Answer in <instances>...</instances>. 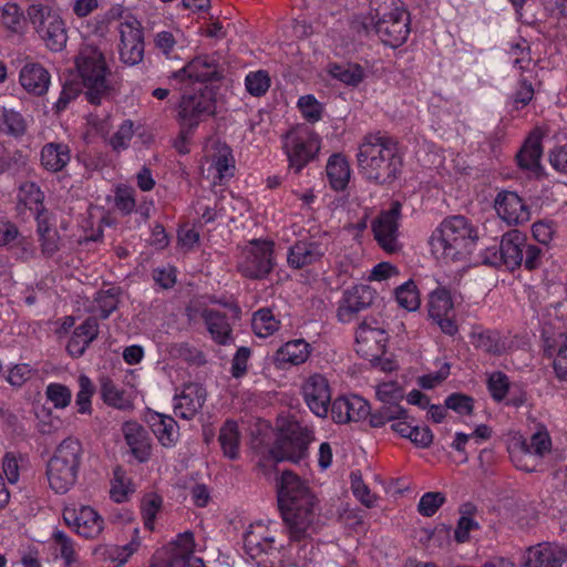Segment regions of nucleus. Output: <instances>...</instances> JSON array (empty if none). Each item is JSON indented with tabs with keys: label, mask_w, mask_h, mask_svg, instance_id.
<instances>
[{
	"label": "nucleus",
	"mask_w": 567,
	"mask_h": 567,
	"mask_svg": "<svg viewBox=\"0 0 567 567\" xmlns=\"http://www.w3.org/2000/svg\"><path fill=\"white\" fill-rule=\"evenodd\" d=\"M445 502V496L440 492L425 493L417 505L421 515L431 517Z\"/></svg>",
	"instance_id": "nucleus-62"
},
{
	"label": "nucleus",
	"mask_w": 567,
	"mask_h": 567,
	"mask_svg": "<svg viewBox=\"0 0 567 567\" xmlns=\"http://www.w3.org/2000/svg\"><path fill=\"white\" fill-rule=\"evenodd\" d=\"M19 202L34 215L35 221H39V217H51V214L44 207V193L33 182H27L21 185Z\"/></svg>",
	"instance_id": "nucleus-34"
},
{
	"label": "nucleus",
	"mask_w": 567,
	"mask_h": 567,
	"mask_svg": "<svg viewBox=\"0 0 567 567\" xmlns=\"http://www.w3.org/2000/svg\"><path fill=\"white\" fill-rule=\"evenodd\" d=\"M280 142L288 166L296 174L313 162L321 150L320 135L307 124L290 127L281 135Z\"/></svg>",
	"instance_id": "nucleus-8"
},
{
	"label": "nucleus",
	"mask_w": 567,
	"mask_h": 567,
	"mask_svg": "<svg viewBox=\"0 0 567 567\" xmlns=\"http://www.w3.org/2000/svg\"><path fill=\"white\" fill-rule=\"evenodd\" d=\"M328 74L346 85H354V69L350 63L330 62L327 66Z\"/></svg>",
	"instance_id": "nucleus-63"
},
{
	"label": "nucleus",
	"mask_w": 567,
	"mask_h": 567,
	"mask_svg": "<svg viewBox=\"0 0 567 567\" xmlns=\"http://www.w3.org/2000/svg\"><path fill=\"white\" fill-rule=\"evenodd\" d=\"M337 318L342 323H349L354 319V285H348L338 300Z\"/></svg>",
	"instance_id": "nucleus-54"
},
{
	"label": "nucleus",
	"mask_w": 567,
	"mask_h": 567,
	"mask_svg": "<svg viewBox=\"0 0 567 567\" xmlns=\"http://www.w3.org/2000/svg\"><path fill=\"white\" fill-rule=\"evenodd\" d=\"M350 173V165L342 154L334 153L328 158L326 174L333 190H343L348 186Z\"/></svg>",
	"instance_id": "nucleus-36"
},
{
	"label": "nucleus",
	"mask_w": 567,
	"mask_h": 567,
	"mask_svg": "<svg viewBox=\"0 0 567 567\" xmlns=\"http://www.w3.org/2000/svg\"><path fill=\"white\" fill-rule=\"evenodd\" d=\"M163 506V498L156 493L146 494L141 502V515L144 527L154 530L155 520Z\"/></svg>",
	"instance_id": "nucleus-46"
},
{
	"label": "nucleus",
	"mask_w": 567,
	"mask_h": 567,
	"mask_svg": "<svg viewBox=\"0 0 567 567\" xmlns=\"http://www.w3.org/2000/svg\"><path fill=\"white\" fill-rule=\"evenodd\" d=\"M37 235L41 247V252L45 258H51L59 251L60 236L54 228L52 216L48 218L39 217L37 221Z\"/></svg>",
	"instance_id": "nucleus-40"
},
{
	"label": "nucleus",
	"mask_w": 567,
	"mask_h": 567,
	"mask_svg": "<svg viewBox=\"0 0 567 567\" xmlns=\"http://www.w3.org/2000/svg\"><path fill=\"white\" fill-rule=\"evenodd\" d=\"M313 440V431L298 421H287L279 429L271 450L277 461H289L300 464L309 456V445Z\"/></svg>",
	"instance_id": "nucleus-11"
},
{
	"label": "nucleus",
	"mask_w": 567,
	"mask_h": 567,
	"mask_svg": "<svg viewBox=\"0 0 567 567\" xmlns=\"http://www.w3.org/2000/svg\"><path fill=\"white\" fill-rule=\"evenodd\" d=\"M152 278L162 289H171L177 281V269L172 265L153 269Z\"/></svg>",
	"instance_id": "nucleus-64"
},
{
	"label": "nucleus",
	"mask_w": 567,
	"mask_h": 567,
	"mask_svg": "<svg viewBox=\"0 0 567 567\" xmlns=\"http://www.w3.org/2000/svg\"><path fill=\"white\" fill-rule=\"evenodd\" d=\"M83 462V446L73 437L64 439L55 449L47 465L50 487L56 494H65L76 483Z\"/></svg>",
	"instance_id": "nucleus-6"
},
{
	"label": "nucleus",
	"mask_w": 567,
	"mask_h": 567,
	"mask_svg": "<svg viewBox=\"0 0 567 567\" xmlns=\"http://www.w3.org/2000/svg\"><path fill=\"white\" fill-rule=\"evenodd\" d=\"M71 159V147L64 142H49L41 147L40 164L49 173L59 174L65 172Z\"/></svg>",
	"instance_id": "nucleus-26"
},
{
	"label": "nucleus",
	"mask_w": 567,
	"mask_h": 567,
	"mask_svg": "<svg viewBox=\"0 0 567 567\" xmlns=\"http://www.w3.org/2000/svg\"><path fill=\"white\" fill-rule=\"evenodd\" d=\"M281 321L274 310L269 307H262L252 312L251 330L260 339L272 337L279 331Z\"/></svg>",
	"instance_id": "nucleus-38"
},
{
	"label": "nucleus",
	"mask_w": 567,
	"mask_h": 567,
	"mask_svg": "<svg viewBox=\"0 0 567 567\" xmlns=\"http://www.w3.org/2000/svg\"><path fill=\"white\" fill-rule=\"evenodd\" d=\"M357 165L367 179L384 183L395 178L402 167V158L395 142L380 134H370L359 146Z\"/></svg>",
	"instance_id": "nucleus-3"
},
{
	"label": "nucleus",
	"mask_w": 567,
	"mask_h": 567,
	"mask_svg": "<svg viewBox=\"0 0 567 567\" xmlns=\"http://www.w3.org/2000/svg\"><path fill=\"white\" fill-rule=\"evenodd\" d=\"M223 69L213 55H198L182 69L173 72L172 78L178 81L207 83L223 79Z\"/></svg>",
	"instance_id": "nucleus-18"
},
{
	"label": "nucleus",
	"mask_w": 567,
	"mask_h": 567,
	"mask_svg": "<svg viewBox=\"0 0 567 567\" xmlns=\"http://www.w3.org/2000/svg\"><path fill=\"white\" fill-rule=\"evenodd\" d=\"M473 344L487 353L501 355L512 348L513 341L498 331L486 330L473 334Z\"/></svg>",
	"instance_id": "nucleus-39"
},
{
	"label": "nucleus",
	"mask_w": 567,
	"mask_h": 567,
	"mask_svg": "<svg viewBox=\"0 0 567 567\" xmlns=\"http://www.w3.org/2000/svg\"><path fill=\"white\" fill-rule=\"evenodd\" d=\"M202 319L212 339L216 343L220 346H228L235 341L233 327L227 313L220 310L206 308L202 311Z\"/></svg>",
	"instance_id": "nucleus-28"
},
{
	"label": "nucleus",
	"mask_w": 567,
	"mask_h": 567,
	"mask_svg": "<svg viewBox=\"0 0 567 567\" xmlns=\"http://www.w3.org/2000/svg\"><path fill=\"white\" fill-rule=\"evenodd\" d=\"M278 507L291 542H306L320 528L317 498L306 481L284 471L277 488Z\"/></svg>",
	"instance_id": "nucleus-1"
},
{
	"label": "nucleus",
	"mask_w": 567,
	"mask_h": 567,
	"mask_svg": "<svg viewBox=\"0 0 567 567\" xmlns=\"http://www.w3.org/2000/svg\"><path fill=\"white\" fill-rule=\"evenodd\" d=\"M300 392L306 405L319 417L328 415L331 401V386L322 373H311L302 380Z\"/></svg>",
	"instance_id": "nucleus-15"
},
{
	"label": "nucleus",
	"mask_w": 567,
	"mask_h": 567,
	"mask_svg": "<svg viewBox=\"0 0 567 567\" xmlns=\"http://www.w3.org/2000/svg\"><path fill=\"white\" fill-rule=\"evenodd\" d=\"M79 392L75 398V405L78 413L91 414L92 413V396L95 392V386L91 379L84 374L79 377Z\"/></svg>",
	"instance_id": "nucleus-51"
},
{
	"label": "nucleus",
	"mask_w": 567,
	"mask_h": 567,
	"mask_svg": "<svg viewBox=\"0 0 567 567\" xmlns=\"http://www.w3.org/2000/svg\"><path fill=\"white\" fill-rule=\"evenodd\" d=\"M63 520L79 536L94 539L104 529L103 517L91 506H66L63 509Z\"/></svg>",
	"instance_id": "nucleus-16"
},
{
	"label": "nucleus",
	"mask_w": 567,
	"mask_h": 567,
	"mask_svg": "<svg viewBox=\"0 0 567 567\" xmlns=\"http://www.w3.org/2000/svg\"><path fill=\"white\" fill-rule=\"evenodd\" d=\"M311 353V346L305 339H293L284 343L275 353L274 362L279 369L305 363Z\"/></svg>",
	"instance_id": "nucleus-30"
},
{
	"label": "nucleus",
	"mask_w": 567,
	"mask_h": 567,
	"mask_svg": "<svg viewBox=\"0 0 567 567\" xmlns=\"http://www.w3.org/2000/svg\"><path fill=\"white\" fill-rule=\"evenodd\" d=\"M324 249L319 241L299 239L291 245L287 252V265L293 270H301L321 261Z\"/></svg>",
	"instance_id": "nucleus-23"
},
{
	"label": "nucleus",
	"mask_w": 567,
	"mask_h": 567,
	"mask_svg": "<svg viewBox=\"0 0 567 567\" xmlns=\"http://www.w3.org/2000/svg\"><path fill=\"white\" fill-rule=\"evenodd\" d=\"M96 311L101 319H107L118 307L117 293L114 289L101 290L95 297Z\"/></svg>",
	"instance_id": "nucleus-59"
},
{
	"label": "nucleus",
	"mask_w": 567,
	"mask_h": 567,
	"mask_svg": "<svg viewBox=\"0 0 567 567\" xmlns=\"http://www.w3.org/2000/svg\"><path fill=\"white\" fill-rule=\"evenodd\" d=\"M34 32L52 52L62 51L68 41V30L60 9L53 0H35L27 9Z\"/></svg>",
	"instance_id": "nucleus-7"
},
{
	"label": "nucleus",
	"mask_w": 567,
	"mask_h": 567,
	"mask_svg": "<svg viewBox=\"0 0 567 567\" xmlns=\"http://www.w3.org/2000/svg\"><path fill=\"white\" fill-rule=\"evenodd\" d=\"M276 265L275 243L270 239H252L243 249L237 271L250 280L266 279Z\"/></svg>",
	"instance_id": "nucleus-12"
},
{
	"label": "nucleus",
	"mask_w": 567,
	"mask_h": 567,
	"mask_svg": "<svg viewBox=\"0 0 567 567\" xmlns=\"http://www.w3.org/2000/svg\"><path fill=\"white\" fill-rule=\"evenodd\" d=\"M100 326L94 317L86 318L81 324L74 328L68 344L66 351L72 358H80L89 346L97 338Z\"/></svg>",
	"instance_id": "nucleus-27"
},
{
	"label": "nucleus",
	"mask_w": 567,
	"mask_h": 567,
	"mask_svg": "<svg viewBox=\"0 0 567 567\" xmlns=\"http://www.w3.org/2000/svg\"><path fill=\"white\" fill-rule=\"evenodd\" d=\"M101 395L103 401L114 408H122L124 401V392L113 380L105 378L101 382Z\"/></svg>",
	"instance_id": "nucleus-61"
},
{
	"label": "nucleus",
	"mask_w": 567,
	"mask_h": 567,
	"mask_svg": "<svg viewBox=\"0 0 567 567\" xmlns=\"http://www.w3.org/2000/svg\"><path fill=\"white\" fill-rule=\"evenodd\" d=\"M53 549L56 556L64 560L66 566H71L76 560L74 540L62 530H55L52 534Z\"/></svg>",
	"instance_id": "nucleus-47"
},
{
	"label": "nucleus",
	"mask_w": 567,
	"mask_h": 567,
	"mask_svg": "<svg viewBox=\"0 0 567 567\" xmlns=\"http://www.w3.org/2000/svg\"><path fill=\"white\" fill-rule=\"evenodd\" d=\"M45 396L55 409H64L71 403L72 392L62 383L51 382L47 385Z\"/></svg>",
	"instance_id": "nucleus-56"
},
{
	"label": "nucleus",
	"mask_w": 567,
	"mask_h": 567,
	"mask_svg": "<svg viewBox=\"0 0 567 567\" xmlns=\"http://www.w3.org/2000/svg\"><path fill=\"white\" fill-rule=\"evenodd\" d=\"M27 127V121L19 111L0 106V134L18 138L24 135Z\"/></svg>",
	"instance_id": "nucleus-41"
},
{
	"label": "nucleus",
	"mask_w": 567,
	"mask_h": 567,
	"mask_svg": "<svg viewBox=\"0 0 567 567\" xmlns=\"http://www.w3.org/2000/svg\"><path fill=\"white\" fill-rule=\"evenodd\" d=\"M113 206L122 217L133 214L136 206L135 190L126 185H117L114 190Z\"/></svg>",
	"instance_id": "nucleus-50"
},
{
	"label": "nucleus",
	"mask_w": 567,
	"mask_h": 567,
	"mask_svg": "<svg viewBox=\"0 0 567 567\" xmlns=\"http://www.w3.org/2000/svg\"><path fill=\"white\" fill-rule=\"evenodd\" d=\"M120 60L130 66L140 64L144 59V31L138 20L131 17L120 22Z\"/></svg>",
	"instance_id": "nucleus-14"
},
{
	"label": "nucleus",
	"mask_w": 567,
	"mask_h": 567,
	"mask_svg": "<svg viewBox=\"0 0 567 567\" xmlns=\"http://www.w3.org/2000/svg\"><path fill=\"white\" fill-rule=\"evenodd\" d=\"M78 75L89 103L99 105L111 91L110 66L104 53L94 45H84L75 58Z\"/></svg>",
	"instance_id": "nucleus-5"
},
{
	"label": "nucleus",
	"mask_w": 567,
	"mask_h": 567,
	"mask_svg": "<svg viewBox=\"0 0 567 567\" xmlns=\"http://www.w3.org/2000/svg\"><path fill=\"white\" fill-rule=\"evenodd\" d=\"M477 231L463 216L445 218L433 231L430 245L436 259L444 262L464 260L474 249Z\"/></svg>",
	"instance_id": "nucleus-4"
},
{
	"label": "nucleus",
	"mask_w": 567,
	"mask_h": 567,
	"mask_svg": "<svg viewBox=\"0 0 567 567\" xmlns=\"http://www.w3.org/2000/svg\"><path fill=\"white\" fill-rule=\"evenodd\" d=\"M132 480L127 476L126 471L117 465L113 468V477L111 480L110 497L115 503H124L130 495L134 493Z\"/></svg>",
	"instance_id": "nucleus-44"
},
{
	"label": "nucleus",
	"mask_w": 567,
	"mask_h": 567,
	"mask_svg": "<svg viewBox=\"0 0 567 567\" xmlns=\"http://www.w3.org/2000/svg\"><path fill=\"white\" fill-rule=\"evenodd\" d=\"M553 447L550 435L544 425H539L529 441L515 434L508 440L507 451L514 466L524 472H535Z\"/></svg>",
	"instance_id": "nucleus-9"
},
{
	"label": "nucleus",
	"mask_w": 567,
	"mask_h": 567,
	"mask_svg": "<svg viewBox=\"0 0 567 567\" xmlns=\"http://www.w3.org/2000/svg\"><path fill=\"white\" fill-rule=\"evenodd\" d=\"M275 538L268 532L257 534L249 530L244 536V546L248 555L256 558L260 554H269L275 549Z\"/></svg>",
	"instance_id": "nucleus-45"
},
{
	"label": "nucleus",
	"mask_w": 567,
	"mask_h": 567,
	"mask_svg": "<svg viewBox=\"0 0 567 567\" xmlns=\"http://www.w3.org/2000/svg\"><path fill=\"white\" fill-rule=\"evenodd\" d=\"M138 534H140L138 528H135L134 536L132 537L130 543L122 545V546L111 545V546L104 547L102 554L105 557V559H109L112 563V567H120V566L124 565L130 559V557L135 551H137V549L141 545V539H140Z\"/></svg>",
	"instance_id": "nucleus-43"
},
{
	"label": "nucleus",
	"mask_w": 567,
	"mask_h": 567,
	"mask_svg": "<svg viewBox=\"0 0 567 567\" xmlns=\"http://www.w3.org/2000/svg\"><path fill=\"white\" fill-rule=\"evenodd\" d=\"M401 204L394 202L388 210L381 212L371 223L373 237L388 254L401 251L400 236Z\"/></svg>",
	"instance_id": "nucleus-13"
},
{
	"label": "nucleus",
	"mask_w": 567,
	"mask_h": 567,
	"mask_svg": "<svg viewBox=\"0 0 567 567\" xmlns=\"http://www.w3.org/2000/svg\"><path fill=\"white\" fill-rule=\"evenodd\" d=\"M24 21L23 13L17 3L8 2L1 9V23L11 32H19Z\"/></svg>",
	"instance_id": "nucleus-57"
},
{
	"label": "nucleus",
	"mask_w": 567,
	"mask_h": 567,
	"mask_svg": "<svg viewBox=\"0 0 567 567\" xmlns=\"http://www.w3.org/2000/svg\"><path fill=\"white\" fill-rule=\"evenodd\" d=\"M146 422L163 447L171 449L176 445L179 439V426L173 416L150 411L146 414Z\"/></svg>",
	"instance_id": "nucleus-25"
},
{
	"label": "nucleus",
	"mask_w": 567,
	"mask_h": 567,
	"mask_svg": "<svg viewBox=\"0 0 567 567\" xmlns=\"http://www.w3.org/2000/svg\"><path fill=\"white\" fill-rule=\"evenodd\" d=\"M122 434L130 453L138 463H146L152 455V439L148 431L134 420L122 424Z\"/></svg>",
	"instance_id": "nucleus-22"
},
{
	"label": "nucleus",
	"mask_w": 567,
	"mask_h": 567,
	"mask_svg": "<svg viewBox=\"0 0 567 567\" xmlns=\"http://www.w3.org/2000/svg\"><path fill=\"white\" fill-rule=\"evenodd\" d=\"M206 389L199 383H186L173 398V410L177 417L193 420L206 402Z\"/></svg>",
	"instance_id": "nucleus-20"
},
{
	"label": "nucleus",
	"mask_w": 567,
	"mask_h": 567,
	"mask_svg": "<svg viewBox=\"0 0 567 567\" xmlns=\"http://www.w3.org/2000/svg\"><path fill=\"white\" fill-rule=\"evenodd\" d=\"M527 237L519 230H511L502 236L498 248L488 249L493 251L495 260H488L493 265L503 264L508 269H515L523 264L524 259V247L526 245Z\"/></svg>",
	"instance_id": "nucleus-19"
},
{
	"label": "nucleus",
	"mask_w": 567,
	"mask_h": 567,
	"mask_svg": "<svg viewBox=\"0 0 567 567\" xmlns=\"http://www.w3.org/2000/svg\"><path fill=\"white\" fill-rule=\"evenodd\" d=\"M375 326H372L367 320H363L357 328V343L369 344V353L380 351L383 353L388 343V334L385 330L379 326L377 320H373Z\"/></svg>",
	"instance_id": "nucleus-35"
},
{
	"label": "nucleus",
	"mask_w": 567,
	"mask_h": 567,
	"mask_svg": "<svg viewBox=\"0 0 567 567\" xmlns=\"http://www.w3.org/2000/svg\"><path fill=\"white\" fill-rule=\"evenodd\" d=\"M134 136V123L131 120H124L116 132L109 138V145L114 152H122L128 148Z\"/></svg>",
	"instance_id": "nucleus-52"
},
{
	"label": "nucleus",
	"mask_w": 567,
	"mask_h": 567,
	"mask_svg": "<svg viewBox=\"0 0 567 567\" xmlns=\"http://www.w3.org/2000/svg\"><path fill=\"white\" fill-rule=\"evenodd\" d=\"M370 11L360 20L367 33H375L386 47L403 45L411 33L410 13L401 0H370Z\"/></svg>",
	"instance_id": "nucleus-2"
},
{
	"label": "nucleus",
	"mask_w": 567,
	"mask_h": 567,
	"mask_svg": "<svg viewBox=\"0 0 567 567\" xmlns=\"http://www.w3.org/2000/svg\"><path fill=\"white\" fill-rule=\"evenodd\" d=\"M297 107L307 123L315 124L322 120L324 106L312 94L300 96Z\"/></svg>",
	"instance_id": "nucleus-49"
},
{
	"label": "nucleus",
	"mask_w": 567,
	"mask_h": 567,
	"mask_svg": "<svg viewBox=\"0 0 567 567\" xmlns=\"http://www.w3.org/2000/svg\"><path fill=\"white\" fill-rule=\"evenodd\" d=\"M250 358L251 349L249 347L243 346L236 350L230 361L229 369V372L234 379L240 380L247 374Z\"/></svg>",
	"instance_id": "nucleus-60"
},
{
	"label": "nucleus",
	"mask_w": 567,
	"mask_h": 567,
	"mask_svg": "<svg viewBox=\"0 0 567 567\" xmlns=\"http://www.w3.org/2000/svg\"><path fill=\"white\" fill-rule=\"evenodd\" d=\"M244 83L249 95L254 97H261L268 92L271 85V80L268 71L257 70L248 72L245 76Z\"/></svg>",
	"instance_id": "nucleus-48"
},
{
	"label": "nucleus",
	"mask_w": 567,
	"mask_h": 567,
	"mask_svg": "<svg viewBox=\"0 0 567 567\" xmlns=\"http://www.w3.org/2000/svg\"><path fill=\"white\" fill-rule=\"evenodd\" d=\"M472 509L473 507L470 504L462 507L461 517L454 530V536L457 543L466 542L470 537V532L478 528V523L471 517Z\"/></svg>",
	"instance_id": "nucleus-55"
},
{
	"label": "nucleus",
	"mask_w": 567,
	"mask_h": 567,
	"mask_svg": "<svg viewBox=\"0 0 567 567\" xmlns=\"http://www.w3.org/2000/svg\"><path fill=\"white\" fill-rule=\"evenodd\" d=\"M216 112V92L208 85H204L192 94L182 97L178 111L181 131L178 140L186 143L200 122Z\"/></svg>",
	"instance_id": "nucleus-10"
},
{
	"label": "nucleus",
	"mask_w": 567,
	"mask_h": 567,
	"mask_svg": "<svg viewBox=\"0 0 567 567\" xmlns=\"http://www.w3.org/2000/svg\"><path fill=\"white\" fill-rule=\"evenodd\" d=\"M544 351L553 359V367L558 379L567 380V336L558 333L544 338Z\"/></svg>",
	"instance_id": "nucleus-31"
},
{
	"label": "nucleus",
	"mask_w": 567,
	"mask_h": 567,
	"mask_svg": "<svg viewBox=\"0 0 567 567\" xmlns=\"http://www.w3.org/2000/svg\"><path fill=\"white\" fill-rule=\"evenodd\" d=\"M212 168L215 171V182L219 185L227 184L235 175L236 162L233 150L223 144L212 156Z\"/></svg>",
	"instance_id": "nucleus-33"
},
{
	"label": "nucleus",
	"mask_w": 567,
	"mask_h": 567,
	"mask_svg": "<svg viewBox=\"0 0 567 567\" xmlns=\"http://www.w3.org/2000/svg\"><path fill=\"white\" fill-rule=\"evenodd\" d=\"M195 537L193 532L186 530L176 535V537L165 547L166 557L163 564L169 563L175 558H186L194 554Z\"/></svg>",
	"instance_id": "nucleus-42"
},
{
	"label": "nucleus",
	"mask_w": 567,
	"mask_h": 567,
	"mask_svg": "<svg viewBox=\"0 0 567 567\" xmlns=\"http://www.w3.org/2000/svg\"><path fill=\"white\" fill-rule=\"evenodd\" d=\"M542 145H540V134L534 132L526 140L523 145L520 152L517 154L518 165L532 172L535 175L540 173V157H542Z\"/></svg>",
	"instance_id": "nucleus-37"
},
{
	"label": "nucleus",
	"mask_w": 567,
	"mask_h": 567,
	"mask_svg": "<svg viewBox=\"0 0 567 567\" xmlns=\"http://www.w3.org/2000/svg\"><path fill=\"white\" fill-rule=\"evenodd\" d=\"M19 82L29 94L41 96L49 90L51 75L43 65L31 62L20 70Z\"/></svg>",
	"instance_id": "nucleus-29"
},
{
	"label": "nucleus",
	"mask_w": 567,
	"mask_h": 567,
	"mask_svg": "<svg viewBox=\"0 0 567 567\" xmlns=\"http://www.w3.org/2000/svg\"><path fill=\"white\" fill-rule=\"evenodd\" d=\"M395 299L400 307L408 311H414L420 307V298L416 286L409 280L395 289Z\"/></svg>",
	"instance_id": "nucleus-53"
},
{
	"label": "nucleus",
	"mask_w": 567,
	"mask_h": 567,
	"mask_svg": "<svg viewBox=\"0 0 567 567\" xmlns=\"http://www.w3.org/2000/svg\"><path fill=\"white\" fill-rule=\"evenodd\" d=\"M494 208L498 217L508 225H520L530 219L528 206L512 190H501L494 199Z\"/></svg>",
	"instance_id": "nucleus-21"
},
{
	"label": "nucleus",
	"mask_w": 567,
	"mask_h": 567,
	"mask_svg": "<svg viewBox=\"0 0 567 567\" xmlns=\"http://www.w3.org/2000/svg\"><path fill=\"white\" fill-rule=\"evenodd\" d=\"M427 311L430 319L439 326L443 333L453 337L458 332L454 302L446 288L439 287L430 293Z\"/></svg>",
	"instance_id": "nucleus-17"
},
{
	"label": "nucleus",
	"mask_w": 567,
	"mask_h": 567,
	"mask_svg": "<svg viewBox=\"0 0 567 567\" xmlns=\"http://www.w3.org/2000/svg\"><path fill=\"white\" fill-rule=\"evenodd\" d=\"M567 558V550L563 547L542 543L528 548L525 567H561Z\"/></svg>",
	"instance_id": "nucleus-24"
},
{
	"label": "nucleus",
	"mask_w": 567,
	"mask_h": 567,
	"mask_svg": "<svg viewBox=\"0 0 567 567\" xmlns=\"http://www.w3.org/2000/svg\"><path fill=\"white\" fill-rule=\"evenodd\" d=\"M197 226H202L200 220L194 223L193 225L189 223L179 225L177 229V241L182 248L193 250L198 245L200 234L197 229Z\"/></svg>",
	"instance_id": "nucleus-58"
},
{
	"label": "nucleus",
	"mask_w": 567,
	"mask_h": 567,
	"mask_svg": "<svg viewBox=\"0 0 567 567\" xmlns=\"http://www.w3.org/2000/svg\"><path fill=\"white\" fill-rule=\"evenodd\" d=\"M218 443L224 457L230 461H236L240 457L241 432L235 420L227 419L221 424L218 433Z\"/></svg>",
	"instance_id": "nucleus-32"
}]
</instances>
